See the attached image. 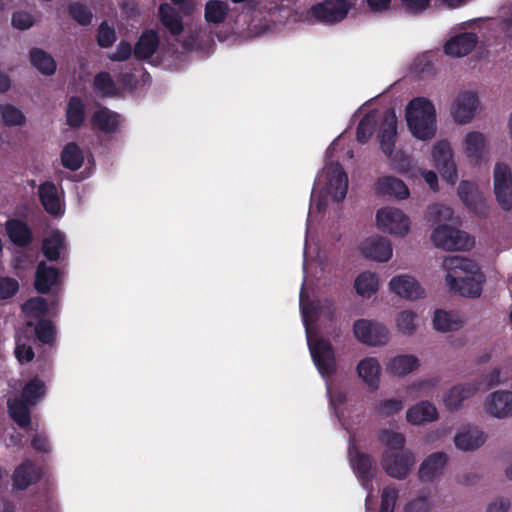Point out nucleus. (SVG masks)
<instances>
[{"label": "nucleus", "mask_w": 512, "mask_h": 512, "mask_svg": "<svg viewBox=\"0 0 512 512\" xmlns=\"http://www.w3.org/2000/svg\"><path fill=\"white\" fill-rule=\"evenodd\" d=\"M442 265L447 271L446 283L450 290L470 298L481 295L485 276L476 262L455 255L445 257Z\"/></svg>", "instance_id": "obj_1"}, {"label": "nucleus", "mask_w": 512, "mask_h": 512, "mask_svg": "<svg viewBox=\"0 0 512 512\" xmlns=\"http://www.w3.org/2000/svg\"><path fill=\"white\" fill-rule=\"evenodd\" d=\"M378 439L386 446L381 457V466L385 473L398 480L406 479L415 465V455L405 448L404 435L384 429L379 433Z\"/></svg>", "instance_id": "obj_2"}, {"label": "nucleus", "mask_w": 512, "mask_h": 512, "mask_svg": "<svg viewBox=\"0 0 512 512\" xmlns=\"http://www.w3.org/2000/svg\"><path fill=\"white\" fill-rule=\"evenodd\" d=\"M406 121L412 135L419 140H429L436 133V111L425 97L412 99L406 107Z\"/></svg>", "instance_id": "obj_3"}, {"label": "nucleus", "mask_w": 512, "mask_h": 512, "mask_svg": "<svg viewBox=\"0 0 512 512\" xmlns=\"http://www.w3.org/2000/svg\"><path fill=\"white\" fill-rule=\"evenodd\" d=\"M431 240L436 247L445 250H468L474 246V238L465 231L450 225L437 226L431 235Z\"/></svg>", "instance_id": "obj_4"}, {"label": "nucleus", "mask_w": 512, "mask_h": 512, "mask_svg": "<svg viewBox=\"0 0 512 512\" xmlns=\"http://www.w3.org/2000/svg\"><path fill=\"white\" fill-rule=\"evenodd\" d=\"M313 362L323 377H330L336 372V359L333 345L328 339L308 340Z\"/></svg>", "instance_id": "obj_5"}, {"label": "nucleus", "mask_w": 512, "mask_h": 512, "mask_svg": "<svg viewBox=\"0 0 512 512\" xmlns=\"http://www.w3.org/2000/svg\"><path fill=\"white\" fill-rule=\"evenodd\" d=\"M376 223L383 232L404 236L409 232L410 220L400 209L385 207L377 211Z\"/></svg>", "instance_id": "obj_6"}, {"label": "nucleus", "mask_w": 512, "mask_h": 512, "mask_svg": "<svg viewBox=\"0 0 512 512\" xmlns=\"http://www.w3.org/2000/svg\"><path fill=\"white\" fill-rule=\"evenodd\" d=\"M350 4L346 0H324L314 4L310 13L320 23L335 24L346 18Z\"/></svg>", "instance_id": "obj_7"}, {"label": "nucleus", "mask_w": 512, "mask_h": 512, "mask_svg": "<svg viewBox=\"0 0 512 512\" xmlns=\"http://www.w3.org/2000/svg\"><path fill=\"white\" fill-rule=\"evenodd\" d=\"M355 337L369 346L384 345L389 340V331L383 324L367 319H359L353 325Z\"/></svg>", "instance_id": "obj_8"}, {"label": "nucleus", "mask_w": 512, "mask_h": 512, "mask_svg": "<svg viewBox=\"0 0 512 512\" xmlns=\"http://www.w3.org/2000/svg\"><path fill=\"white\" fill-rule=\"evenodd\" d=\"M432 159L442 178L448 183L454 184L457 180V168L448 141L441 140L435 143L432 150Z\"/></svg>", "instance_id": "obj_9"}, {"label": "nucleus", "mask_w": 512, "mask_h": 512, "mask_svg": "<svg viewBox=\"0 0 512 512\" xmlns=\"http://www.w3.org/2000/svg\"><path fill=\"white\" fill-rule=\"evenodd\" d=\"M494 192L501 208L510 211L512 209V174L509 166L504 163L495 165Z\"/></svg>", "instance_id": "obj_10"}, {"label": "nucleus", "mask_w": 512, "mask_h": 512, "mask_svg": "<svg viewBox=\"0 0 512 512\" xmlns=\"http://www.w3.org/2000/svg\"><path fill=\"white\" fill-rule=\"evenodd\" d=\"M397 136V117L393 109L385 111L378 134L382 152L391 157Z\"/></svg>", "instance_id": "obj_11"}, {"label": "nucleus", "mask_w": 512, "mask_h": 512, "mask_svg": "<svg viewBox=\"0 0 512 512\" xmlns=\"http://www.w3.org/2000/svg\"><path fill=\"white\" fill-rule=\"evenodd\" d=\"M486 412L498 419L512 416V391L497 390L492 392L485 400Z\"/></svg>", "instance_id": "obj_12"}, {"label": "nucleus", "mask_w": 512, "mask_h": 512, "mask_svg": "<svg viewBox=\"0 0 512 512\" xmlns=\"http://www.w3.org/2000/svg\"><path fill=\"white\" fill-rule=\"evenodd\" d=\"M362 255L377 262H387L392 256V245L389 240L381 236H373L362 242Z\"/></svg>", "instance_id": "obj_13"}, {"label": "nucleus", "mask_w": 512, "mask_h": 512, "mask_svg": "<svg viewBox=\"0 0 512 512\" xmlns=\"http://www.w3.org/2000/svg\"><path fill=\"white\" fill-rule=\"evenodd\" d=\"M41 478V469L31 460L26 459L15 468L12 485L17 490H26L29 486L39 482Z\"/></svg>", "instance_id": "obj_14"}, {"label": "nucleus", "mask_w": 512, "mask_h": 512, "mask_svg": "<svg viewBox=\"0 0 512 512\" xmlns=\"http://www.w3.org/2000/svg\"><path fill=\"white\" fill-rule=\"evenodd\" d=\"M478 106V97L473 92H463L455 99L451 113L459 124L470 122Z\"/></svg>", "instance_id": "obj_15"}, {"label": "nucleus", "mask_w": 512, "mask_h": 512, "mask_svg": "<svg viewBox=\"0 0 512 512\" xmlns=\"http://www.w3.org/2000/svg\"><path fill=\"white\" fill-rule=\"evenodd\" d=\"M90 122L93 130L111 135L119 130L121 116L117 112L101 106L98 110L94 111Z\"/></svg>", "instance_id": "obj_16"}, {"label": "nucleus", "mask_w": 512, "mask_h": 512, "mask_svg": "<svg viewBox=\"0 0 512 512\" xmlns=\"http://www.w3.org/2000/svg\"><path fill=\"white\" fill-rule=\"evenodd\" d=\"M329 192L336 202L345 199L348 190V176L339 163H332L327 171Z\"/></svg>", "instance_id": "obj_17"}, {"label": "nucleus", "mask_w": 512, "mask_h": 512, "mask_svg": "<svg viewBox=\"0 0 512 512\" xmlns=\"http://www.w3.org/2000/svg\"><path fill=\"white\" fill-rule=\"evenodd\" d=\"M478 36L473 32H464L451 37L444 45L445 54L453 57L468 55L477 45Z\"/></svg>", "instance_id": "obj_18"}, {"label": "nucleus", "mask_w": 512, "mask_h": 512, "mask_svg": "<svg viewBox=\"0 0 512 512\" xmlns=\"http://www.w3.org/2000/svg\"><path fill=\"white\" fill-rule=\"evenodd\" d=\"M389 286L391 291L400 297L415 300L424 296V289L421 285L411 276L400 275L393 277Z\"/></svg>", "instance_id": "obj_19"}, {"label": "nucleus", "mask_w": 512, "mask_h": 512, "mask_svg": "<svg viewBox=\"0 0 512 512\" xmlns=\"http://www.w3.org/2000/svg\"><path fill=\"white\" fill-rule=\"evenodd\" d=\"M349 458L351 466L361 482L364 485L370 483L373 479V460L371 456L360 452L356 445H351L349 447Z\"/></svg>", "instance_id": "obj_20"}, {"label": "nucleus", "mask_w": 512, "mask_h": 512, "mask_svg": "<svg viewBox=\"0 0 512 512\" xmlns=\"http://www.w3.org/2000/svg\"><path fill=\"white\" fill-rule=\"evenodd\" d=\"M447 463V455L444 452H434L427 456L420 464L418 476L422 482H432L443 473Z\"/></svg>", "instance_id": "obj_21"}, {"label": "nucleus", "mask_w": 512, "mask_h": 512, "mask_svg": "<svg viewBox=\"0 0 512 512\" xmlns=\"http://www.w3.org/2000/svg\"><path fill=\"white\" fill-rule=\"evenodd\" d=\"M159 43L157 31L153 29L143 31L133 48L135 59L143 61L151 58L158 50Z\"/></svg>", "instance_id": "obj_22"}, {"label": "nucleus", "mask_w": 512, "mask_h": 512, "mask_svg": "<svg viewBox=\"0 0 512 512\" xmlns=\"http://www.w3.org/2000/svg\"><path fill=\"white\" fill-rule=\"evenodd\" d=\"M38 198L44 210L52 215L58 216L61 212V203L57 186L52 181H44L38 187Z\"/></svg>", "instance_id": "obj_23"}, {"label": "nucleus", "mask_w": 512, "mask_h": 512, "mask_svg": "<svg viewBox=\"0 0 512 512\" xmlns=\"http://www.w3.org/2000/svg\"><path fill=\"white\" fill-rule=\"evenodd\" d=\"M59 269L49 266L45 261H40L36 267L34 287L37 292L47 294L57 284Z\"/></svg>", "instance_id": "obj_24"}, {"label": "nucleus", "mask_w": 512, "mask_h": 512, "mask_svg": "<svg viewBox=\"0 0 512 512\" xmlns=\"http://www.w3.org/2000/svg\"><path fill=\"white\" fill-rule=\"evenodd\" d=\"M10 241L18 247H27L33 241V233L28 224L22 220L10 219L5 224Z\"/></svg>", "instance_id": "obj_25"}, {"label": "nucleus", "mask_w": 512, "mask_h": 512, "mask_svg": "<svg viewBox=\"0 0 512 512\" xmlns=\"http://www.w3.org/2000/svg\"><path fill=\"white\" fill-rule=\"evenodd\" d=\"M486 441L485 433L477 427H464L455 435L454 442L457 448L472 451L482 446Z\"/></svg>", "instance_id": "obj_26"}, {"label": "nucleus", "mask_w": 512, "mask_h": 512, "mask_svg": "<svg viewBox=\"0 0 512 512\" xmlns=\"http://www.w3.org/2000/svg\"><path fill=\"white\" fill-rule=\"evenodd\" d=\"M375 191L378 195L395 196L398 199H405L409 196V190L406 184L394 176L379 178L375 183Z\"/></svg>", "instance_id": "obj_27"}, {"label": "nucleus", "mask_w": 512, "mask_h": 512, "mask_svg": "<svg viewBox=\"0 0 512 512\" xmlns=\"http://www.w3.org/2000/svg\"><path fill=\"white\" fill-rule=\"evenodd\" d=\"M380 371V364L374 357H366L362 359L357 365V373L359 377L373 391L377 390L379 387Z\"/></svg>", "instance_id": "obj_28"}, {"label": "nucleus", "mask_w": 512, "mask_h": 512, "mask_svg": "<svg viewBox=\"0 0 512 512\" xmlns=\"http://www.w3.org/2000/svg\"><path fill=\"white\" fill-rule=\"evenodd\" d=\"M438 413L436 407L428 402L422 401L413 407L409 408L406 413V419L412 424H421L423 422H430L437 419Z\"/></svg>", "instance_id": "obj_29"}, {"label": "nucleus", "mask_w": 512, "mask_h": 512, "mask_svg": "<svg viewBox=\"0 0 512 512\" xmlns=\"http://www.w3.org/2000/svg\"><path fill=\"white\" fill-rule=\"evenodd\" d=\"M477 391V387L471 384H461L452 387L445 395L444 403L448 410H457L465 399H468Z\"/></svg>", "instance_id": "obj_30"}, {"label": "nucleus", "mask_w": 512, "mask_h": 512, "mask_svg": "<svg viewBox=\"0 0 512 512\" xmlns=\"http://www.w3.org/2000/svg\"><path fill=\"white\" fill-rule=\"evenodd\" d=\"M464 143L469 160L475 165L479 164L486 145L484 135L480 132H470L466 135Z\"/></svg>", "instance_id": "obj_31"}, {"label": "nucleus", "mask_w": 512, "mask_h": 512, "mask_svg": "<svg viewBox=\"0 0 512 512\" xmlns=\"http://www.w3.org/2000/svg\"><path fill=\"white\" fill-rule=\"evenodd\" d=\"M159 18L161 23L174 35H180L183 30L182 18L179 13L170 5L164 3L159 7Z\"/></svg>", "instance_id": "obj_32"}, {"label": "nucleus", "mask_w": 512, "mask_h": 512, "mask_svg": "<svg viewBox=\"0 0 512 512\" xmlns=\"http://www.w3.org/2000/svg\"><path fill=\"white\" fill-rule=\"evenodd\" d=\"M85 121V105L78 96H72L66 107V122L73 129L80 128Z\"/></svg>", "instance_id": "obj_33"}, {"label": "nucleus", "mask_w": 512, "mask_h": 512, "mask_svg": "<svg viewBox=\"0 0 512 512\" xmlns=\"http://www.w3.org/2000/svg\"><path fill=\"white\" fill-rule=\"evenodd\" d=\"M30 61L32 65L44 75L50 76L56 71L54 58L40 48H32L30 50Z\"/></svg>", "instance_id": "obj_34"}, {"label": "nucleus", "mask_w": 512, "mask_h": 512, "mask_svg": "<svg viewBox=\"0 0 512 512\" xmlns=\"http://www.w3.org/2000/svg\"><path fill=\"white\" fill-rule=\"evenodd\" d=\"M29 404L25 400L15 399L8 401L9 416L21 428H27L31 424Z\"/></svg>", "instance_id": "obj_35"}, {"label": "nucleus", "mask_w": 512, "mask_h": 512, "mask_svg": "<svg viewBox=\"0 0 512 512\" xmlns=\"http://www.w3.org/2000/svg\"><path fill=\"white\" fill-rule=\"evenodd\" d=\"M84 157L80 147L75 142L67 143L61 152L62 165L71 171H77L83 165Z\"/></svg>", "instance_id": "obj_36"}, {"label": "nucleus", "mask_w": 512, "mask_h": 512, "mask_svg": "<svg viewBox=\"0 0 512 512\" xmlns=\"http://www.w3.org/2000/svg\"><path fill=\"white\" fill-rule=\"evenodd\" d=\"M229 5L222 0H209L205 4L204 18L207 23L221 24L229 13Z\"/></svg>", "instance_id": "obj_37"}, {"label": "nucleus", "mask_w": 512, "mask_h": 512, "mask_svg": "<svg viewBox=\"0 0 512 512\" xmlns=\"http://www.w3.org/2000/svg\"><path fill=\"white\" fill-rule=\"evenodd\" d=\"M458 195L467 207L475 212L478 211L482 203V197L474 183L462 180L458 186Z\"/></svg>", "instance_id": "obj_38"}, {"label": "nucleus", "mask_w": 512, "mask_h": 512, "mask_svg": "<svg viewBox=\"0 0 512 512\" xmlns=\"http://www.w3.org/2000/svg\"><path fill=\"white\" fill-rule=\"evenodd\" d=\"M418 367V359L413 355H399L387 365V371L392 375L404 376Z\"/></svg>", "instance_id": "obj_39"}, {"label": "nucleus", "mask_w": 512, "mask_h": 512, "mask_svg": "<svg viewBox=\"0 0 512 512\" xmlns=\"http://www.w3.org/2000/svg\"><path fill=\"white\" fill-rule=\"evenodd\" d=\"M462 324L463 322L458 318H455V316L451 312L438 309L434 313L433 326L437 331H455L460 329L462 327Z\"/></svg>", "instance_id": "obj_40"}, {"label": "nucleus", "mask_w": 512, "mask_h": 512, "mask_svg": "<svg viewBox=\"0 0 512 512\" xmlns=\"http://www.w3.org/2000/svg\"><path fill=\"white\" fill-rule=\"evenodd\" d=\"M65 247V237L60 232H56L46 238L42 244V251L44 256L49 261H57L60 258V253Z\"/></svg>", "instance_id": "obj_41"}, {"label": "nucleus", "mask_w": 512, "mask_h": 512, "mask_svg": "<svg viewBox=\"0 0 512 512\" xmlns=\"http://www.w3.org/2000/svg\"><path fill=\"white\" fill-rule=\"evenodd\" d=\"M354 287L359 295L371 297L378 290L377 275L369 271L360 273L355 279Z\"/></svg>", "instance_id": "obj_42"}, {"label": "nucleus", "mask_w": 512, "mask_h": 512, "mask_svg": "<svg viewBox=\"0 0 512 512\" xmlns=\"http://www.w3.org/2000/svg\"><path fill=\"white\" fill-rule=\"evenodd\" d=\"M377 125V114L375 111H370L365 114L360 120L356 129V139L359 143L365 144L371 138L375 127Z\"/></svg>", "instance_id": "obj_43"}, {"label": "nucleus", "mask_w": 512, "mask_h": 512, "mask_svg": "<svg viewBox=\"0 0 512 512\" xmlns=\"http://www.w3.org/2000/svg\"><path fill=\"white\" fill-rule=\"evenodd\" d=\"M46 393L45 383L35 377L25 384L22 390V398L29 405H35Z\"/></svg>", "instance_id": "obj_44"}, {"label": "nucleus", "mask_w": 512, "mask_h": 512, "mask_svg": "<svg viewBox=\"0 0 512 512\" xmlns=\"http://www.w3.org/2000/svg\"><path fill=\"white\" fill-rule=\"evenodd\" d=\"M94 89L103 97L116 95V85L108 72L102 71L95 75L93 81Z\"/></svg>", "instance_id": "obj_45"}, {"label": "nucleus", "mask_w": 512, "mask_h": 512, "mask_svg": "<svg viewBox=\"0 0 512 512\" xmlns=\"http://www.w3.org/2000/svg\"><path fill=\"white\" fill-rule=\"evenodd\" d=\"M36 338L43 344H52L56 337V330L53 322L41 318L35 325Z\"/></svg>", "instance_id": "obj_46"}, {"label": "nucleus", "mask_w": 512, "mask_h": 512, "mask_svg": "<svg viewBox=\"0 0 512 512\" xmlns=\"http://www.w3.org/2000/svg\"><path fill=\"white\" fill-rule=\"evenodd\" d=\"M69 15L81 26H88L92 22L93 13L81 2H72L68 6Z\"/></svg>", "instance_id": "obj_47"}, {"label": "nucleus", "mask_w": 512, "mask_h": 512, "mask_svg": "<svg viewBox=\"0 0 512 512\" xmlns=\"http://www.w3.org/2000/svg\"><path fill=\"white\" fill-rule=\"evenodd\" d=\"M0 114L7 126H20L26 120L22 111L10 104L0 105Z\"/></svg>", "instance_id": "obj_48"}, {"label": "nucleus", "mask_w": 512, "mask_h": 512, "mask_svg": "<svg viewBox=\"0 0 512 512\" xmlns=\"http://www.w3.org/2000/svg\"><path fill=\"white\" fill-rule=\"evenodd\" d=\"M22 309L28 316L41 319L48 311V304L44 298L35 297L27 300Z\"/></svg>", "instance_id": "obj_49"}, {"label": "nucleus", "mask_w": 512, "mask_h": 512, "mask_svg": "<svg viewBox=\"0 0 512 512\" xmlns=\"http://www.w3.org/2000/svg\"><path fill=\"white\" fill-rule=\"evenodd\" d=\"M398 497L399 491L394 485L385 486L381 493L379 512H394Z\"/></svg>", "instance_id": "obj_50"}, {"label": "nucleus", "mask_w": 512, "mask_h": 512, "mask_svg": "<svg viewBox=\"0 0 512 512\" xmlns=\"http://www.w3.org/2000/svg\"><path fill=\"white\" fill-rule=\"evenodd\" d=\"M115 29L108 25L106 21H102L97 29L96 41L99 47L109 48L116 41Z\"/></svg>", "instance_id": "obj_51"}, {"label": "nucleus", "mask_w": 512, "mask_h": 512, "mask_svg": "<svg viewBox=\"0 0 512 512\" xmlns=\"http://www.w3.org/2000/svg\"><path fill=\"white\" fill-rule=\"evenodd\" d=\"M416 314L412 311H401L397 316L398 329L407 335L412 334L416 329Z\"/></svg>", "instance_id": "obj_52"}, {"label": "nucleus", "mask_w": 512, "mask_h": 512, "mask_svg": "<svg viewBox=\"0 0 512 512\" xmlns=\"http://www.w3.org/2000/svg\"><path fill=\"white\" fill-rule=\"evenodd\" d=\"M402 408H403L402 400L395 399V398L383 400V401L379 402L375 407L376 412L379 415L385 416V417L392 416V415L398 413L399 411L402 410Z\"/></svg>", "instance_id": "obj_53"}, {"label": "nucleus", "mask_w": 512, "mask_h": 512, "mask_svg": "<svg viewBox=\"0 0 512 512\" xmlns=\"http://www.w3.org/2000/svg\"><path fill=\"white\" fill-rule=\"evenodd\" d=\"M133 49L129 42L121 40L116 48V51L109 55V59L114 62H122L128 60L132 55Z\"/></svg>", "instance_id": "obj_54"}, {"label": "nucleus", "mask_w": 512, "mask_h": 512, "mask_svg": "<svg viewBox=\"0 0 512 512\" xmlns=\"http://www.w3.org/2000/svg\"><path fill=\"white\" fill-rule=\"evenodd\" d=\"M19 290L18 282L13 278L0 279V298L8 299L13 297Z\"/></svg>", "instance_id": "obj_55"}, {"label": "nucleus", "mask_w": 512, "mask_h": 512, "mask_svg": "<svg viewBox=\"0 0 512 512\" xmlns=\"http://www.w3.org/2000/svg\"><path fill=\"white\" fill-rule=\"evenodd\" d=\"M392 166L398 171H407L410 168V156L403 151H393L391 157H388Z\"/></svg>", "instance_id": "obj_56"}, {"label": "nucleus", "mask_w": 512, "mask_h": 512, "mask_svg": "<svg viewBox=\"0 0 512 512\" xmlns=\"http://www.w3.org/2000/svg\"><path fill=\"white\" fill-rule=\"evenodd\" d=\"M11 22L15 28L26 30L33 25V17L27 12L18 11L13 13Z\"/></svg>", "instance_id": "obj_57"}, {"label": "nucleus", "mask_w": 512, "mask_h": 512, "mask_svg": "<svg viewBox=\"0 0 512 512\" xmlns=\"http://www.w3.org/2000/svg\"><path fill=\"white\" fill-rule=\"evenodd\" d=\"M430 503L427 497L420 496L408 502L404 508V512H428Z\"/></svg>", "instance_id": "obj_58"}, {"label": "nucleus", "mask_w": 512, "mask_h": 512, "mask_svg": "<svg viewBox=\"0 0 512 512\" xmlns=\"http://www.w3.org/2000/svg\"><path fill=\"white\" fill-rule=\"evenodd\" d=\"M15 356L20 363H27L34 359L35 353L31 346L17 343Z\"/></svg>", "instance_id": "obj_59"}, {"label": "nucleus", "mask_w": 512, "mask_h": 512, "mask_svg": "<svg viewBox=\"0 0 512 512\" xmlns=\"http://www.w3.org/2000/svg\"><path fill=\"white\" fill-rule=\"evenodd\" d=\"M401 2L408 12L420 13L429 6L430 0H401Z\"/></svg>", "instance_id": "obj_60"}, {"label": "nucleus", "mask_w": 512, "mask_h": 512, "mask_svg": "<svg viewBox=\"0 0 512 512\" xmlns=\"http://www.w3.org/2000/svg\"><path fill=\"white\" fill-rule=\"evenodd\" d=\"M32 448L37 452L47 453L50 451V443L48 438L41 433H37L31 440Z\"/></svg>", "instance_id": "obj_61"}, {"label": "nucleus", "mask_w": 512, "mask_h": 512, "mask_svg": "<svg viewBox=\"0 0 512 512\" xmlns=\"http://www.w3.org/2000/svg\"><path fill=\"white\" fill-rule=\"evenodd\" d=\"M487 388H493L502 383L501 379V369L494 368L492 369L485 377Z\"/></svg>", "instance_id": "obj_62"}, {"label": "nucleus", "mask_w": 512, "mask_h": 512, "mask_svg": "<svg viewBox=\"0 0 512 512\" xmlns=\"http://www.w3.org/2000/svg\"><path fill=\"white\" fill-rule=\"evenodd\" d=\"M509 506L510 501L508 499L501 498L500 500L489 504L486 512H507Z\"/></svg>", "instance_id": "obj_63"}, {"label": "nucleus", "mask_w": 512, "mask_h": 512, "mask_svg": "<svg viewBox=\"0 0 512 512\" xmlns=\"http://www.w3.org/2000/svg\"><path fill=\"white\" fill-rule=\"evenodd\" d=\"M423 177L433 191H438V177L434 171H425Z\"/></svg>", "instance_id": "obj_64"}]
</instances>
